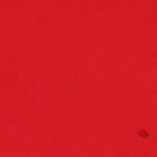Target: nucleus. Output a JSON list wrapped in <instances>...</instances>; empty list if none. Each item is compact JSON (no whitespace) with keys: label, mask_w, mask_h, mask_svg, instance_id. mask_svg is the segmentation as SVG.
I'll return each instance as SVG.
<instances>
[{"label":"nucleus","mask_w":157,"mask_h":157,"mask_svg":"<svg viewBox=\"0 0 157 157\" xmlns=\"http://www.w3.org/2000/svg\"><path fill=\"white\" fill-rule=\"evenodd\" d=\"M144 136H145L146 137V136H147L146 135H144Z\"/></svg>","instance_id":"obj_2"},{"label":"nucleus","mask_w":157,"mask_h":157,"mask_svg":"<svg viewBox=\"0 0 157 157\" xmlns=\"http://www.w3.org/2000/svg\"><path fill=\"white\" fill-rule=\"evenodd\" d=\"M144 136H145L146 137V136H147L146 135H144Z\"/></svg>","instance_id":"obj_3"},{"label":"nucleus","mask_w":157,"mask_h":157,"mask_svg":"<svg viewBox=\"0 0 157 157\" xmlns=\"http://www.w3.org/2000/svg\"><path fill=\"white\" fill-rule=\"evenodd\" d=\"M144 133H145V134H147V132H144Z\"/></svg>","instance_id":"obj_1"}]
</instances>
